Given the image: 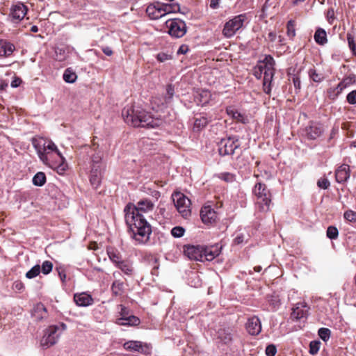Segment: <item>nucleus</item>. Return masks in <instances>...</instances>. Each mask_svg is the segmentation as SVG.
I'll return each mask as SVG.
<instances>
[{"label": "nucleus", "instance_id": "c756f323", "mask_svg": "<svg viewBox=\"0 0 356 356\" xmlns=\"http://www.w3.org/2000/svg\"><path fill=\"white\" fill-rule=\"evenodd\" d=\"M103 173L99 172V171H97L96 169L94 170V171H90V181L91 185L94 188H97L102 181Z\"/></svg>", "mask_w": 356, "mask_h": 356}, {"label": "nucleus", "instance_id": "9b49d317", "mask_svg": "<svg viewBox=\"0 0 356 356\" xmlns=\"http://www.w3.org/2000/svg\"><path fill=\"white\" fill-rule=\"evenodd\" d=\"M125 350L129 351L138 352L142 354H149L150 348L149 345L139 341H129L123 344Z\"/></svg>", "mask_w": 356, "mask_h": 356}, {"label": "nucleus", "instance_id": "1a4fd4ad", "mask_svg": "<svg viewBox=\"0 0 356 356\" xmlns=\"http://www.w3.org/2000/svg\"><path fill=\"white\" fill-rule=\"evenodd\" d=\"M168 33L175 38H181L186 33V23L179 19H174L167 22Z\"/></svg>", "mask_w": 356, "mask_h": 356}, {"label": "nucleus", "instance_id": "5701e85b", "mask_svg": "<svg viewBox=\"0 0 356 356\" xmlns=\"http://www.w3.org/2000/svg\"><path fill=\"white\" fill-rule=\"evenodd\" d=\"M107 254L110 259V260L115 264L117 267L120 262H122L124 259H122V254L117 250L113 248H108Z\"/></svg>", "mask_w": 356, "mask_h": 356}, {"label": "nucleus", "instance_id": "e433bc0d", "mask_svg": "<svg viewBox=\"0 0 356 356\" xmlns=\"http://www.w3.org/2000/svg\"><path fill=\"white\" fill-rule=\"evenodd\" d=\"M63 77L65 82L72 83L76 80L77 76L70 68H67L65 70Z\"/></svg>", "mask_w": 356, "mask_h": 356}, {"label": "nucleus", "instance_id": "6e6d98bb", "mask_svg": "<svg viewBox=\"0 0 356 356\" xmlns=\"http://www.w3.org/2000/svg\"><path fill=\"white\" fill-rule=\"evenodd\" d=\"M276 353L277 348L273 344L268 345L266 348V354L267 356H275Z\"/></svg>", "mask_w": 356, "mask_h": 356}, {"label": "nucleus", "instance_id": "473e14b6", "mask_svg": "<svg viewBox=\"0 0 356 356\" xmlns=\"http://www.w3.org/2000/svg\"><path fill=\"white\" fill-rule=\"evenodd\" d=\"M309 78L316 83H321L325 79V76L322 72H317L315 68L309 69L308 71Z\"/></svg>", "mask_w": 356, "mask_h": 356}, {"label": "nucleus", "instance_id": "a878e982", "mask_svg": "<svg viewBox=\"0 0 356 356\" xmlns=\"http://www.w3.org/2000/svg\"><path fill=\"white\" fill-rule=\"evenodd\" d=\"M156 6H157V9H159V11H161L160 14H161V17L165 15L167 13L178 11L180 9L178 4H157Z\"/></svg>", "mask_w": 356, "mask_h": 356}, {"label": "nucleus", "instance_id": "ddd939ff", "mask_svg": "<svg viewBox=\"0 0 356 356\" xmlns=\"http://www.w3.org/2000/svg\"><path fill=\"white\" fill-rule=\"evenodd\" d=\"M221 249L222 245L218 243L210 246H202V258L204 257L207 261H212L219 255Z\"/></svg>", "mask_w": 356, "mask_h": 356}, {"label": "nucleus", "instance_id": "20e7f679", "mask_svg": "<svg viewBox=\"0 0 356 356\" xmlns=\"http://www.w3.org/2000/svg\"><path fill=\"white\" fill-rule=\"evenodd\" d=\"M253 193L257 197L256 205L259 211H268L272 195L267 186L261 182L257 183L253 188Z\"/></svg>", "mask_w": 356, "mask_h": 356}, {"label": "nucleus", "instance_id": "c03bdc74", "mask_svg": "<svg viewBox=\"0 0 356 356\" xmlns=\"http://www.w3.org/2000/svg\"><path fill=\"white\" fill-rule=\"evenodd\" d=\"M321 342L319 341H312L309 343V353L316 355L320 349Z\"/></svg>", "mask_w": 356, "mask_h": 356}, {"label": "nucleus", "instance_id": "bb28decb", "mask_svg": "<svg viewBox=\"0 0 356 356\" xmlns=\"http://www.w3.org/2000/svg\"><path fill=\"white\" fill-rule=\"evenodd\" d=\"M314 38L315 42L320 45H324L327 42L326 31L322 28L316 29Z\"/></svg>", "mask_w": 356, "mask_h": 356}, {"label": "nucleus", "instance_id": "864d4df0", "mask_svg": "<svg viewBox=\"0 0 356 356\" xmlns=\"http://www.w3.org/2000/svg\"><path fill=\"white\" fill-rule=\"evenodd\" d=\"M175 92L174 86L172 84H169L166 88V96L165 102H168L173 97Z\"/></svg>", "mask_w": 356, "mask_h": 356}, {"label": "nucleus", "instance_id": "6e6552de", "mask_svg": "<svg viewBox=\"0 0 356 356\" xmlns=\"http://www.w3.org/2000/svg\"><path fill=\"white\" fill-rule=\"evenodd\" d=\"M240 145L239 140L236 136L222 138L218 143L219 154L221 156L232 155Z\"/></svg>", "mask_w": 356, "mask_h": 356}, {"label": "nucleus", "instance_id": "39448f33", "mask_svg": "<svg viewBox=\"0 0 356 356\" xmlns=\"http://www.w3.org/2000/svg\"><path fill=\"white\" fill-rule=\"evenodd\" d=\"M67 326L64 323L57 325H50L44 331V335L40 340V345L44 348H49L55 345L63 331L66 329Z\"/></svg>", "mask_w": 356, "mask_h": 356}, {"label": "nucleus", "instance_id": "f257e3e1", "mask_svg": "<svg viewBox=\"0 0 356 356\" xmlns=\"http://www.w3.org/2000/svg\"><path fill=\"white\" fill-rule=\"evenodd\" d=\"M154 205L148 199L138 201L136 205L128 204L124 208L125 221L131 233V237L138 243L145 244L149 240L152 227L144 214L152 212Z\"/></svg>", "mask_w": 356, "mask_h": 356}, {"label": "nucleus", "instance_id": "e2e57ef3", "mask_svg": "<svg viewBox=\"0 0 356 356\" xmlns=\"http://www.w3.org/2000/svg\"><path fill=\"white\" fill-rule=\"evenodd\" d=\"M22 82V80L18 77H15L14 79L11 82V86L13 88H17L18 87Z\"/></svg>", "mask_w": 356, "mask_h": 356}, {"label": "nucleus", "instance_id": "0eeeda50", "mask_svg": "<svg viewBox=\"0 0 356 356\" xmlns=\"http://www.w3.org/2000/svg\"><path fill=\"white\" fill-rule=\"evenodd\" d=\"M246 19V14H240L234 17L225 24L222 30L223 35L227 38L232 37L243 26Z\"/></svg>", "mask_w": 356, "mask_h": 356}, {"label": "nucleus", "instance_id": "c85d7f7f", "mask_svg": "<svg viewBox=\"0 0 356 356\" xmlns=\"http://www.w3.org/2000/svg\"><path fill=\"white\" fill-rule=\"evenodd\" d=\"M119 269L122 270L125 275H131L134 273V267L131 261L128 260H123L120 264L117 266Z\"/></svg>", "mask_w": 356, "mask_h": 356}, {"label": "nucleus", "instance_id": "7c9ffc66", "mask_svg": "<svg viewBox=\"0 0 356 356\" xmlns=\"http://www.w3.org/2000/svg\"><path fill=\"white\" fill-rule=\"evenodd\" d=\"M161 11L157 9V6L155 4H150L146 8V13L152 19H158L161 17L160 14Z\"/></svg>", "mask_w": 356, "mask_h": 356}, {"label": "nucleus", "instance_id": "0e129e2a", "mask_svg": "<svg viewBox=\"0 0 356 356\" xmlns=\"http://www.w3.org/2000/svg\"><path fill=\"white\" fill-rule=\"evenodd\" d=\"M263 89L266 94L270 95L271 92V83H263Z\"/></svg>", "mask_w": 356, "mask_h": 356}, {"label": "nucleus", "instance_id": "37998d69", "mask_svg": "<svg viewBox=\"0 0 356 356\" xmlns=\"http://www.w3.org/2000/svg\"><path fill=\"white\" fill-rule=\"evenodd\" d=\"M287 35L291 38L293 39L296 35V29H295V24L294 22L292 20H290L287 23Z\"/></svg>", "mask_w": 356, "mask_h": 356}, {"label": "nucleus", "instance_id": "6ab92c4d", "mask_svg": "<svg viewBox=\"0 0 356 356\" xmlns=\"http://www.w3.org/2000/svg\"><path fill=\"white\" fill-rule=\"evenodd\" d=\"M307 306L302 302H298L293 308L291 314V318L293 320H300L305 318L307 315L308 310L306 309Z\"/></svg>", "mask_w": 356, "mask_h": 356}, {"label": "nucleus", "instance_id": "412c9836", "mask_svg": "<svg viewBox=\"0 0 356 356\" xmlns=\"http://www.w3.org/2000/svg\"><path fill=\"white\" fill-rule=\"evenodd\" d=\"M350 177V169L349 165L343 164L336 170L335 177L336 180L339 183H343L346 181Z\"/></svg>", "mask_w": 356, "mask_h": 356}, {"label": "nucleus", "instance_id": "5fc2aeb1", "mask_svg": "<svg viewBox=\"0 0 356 356\" xmlns=\"http://www.w3.org/2000/svg\"><path fill=\"white\" fill-rule=\"evenodd\" d=\"M346 100L350 104H356V90H353L347 95Z\"/></svg>", "mask_w": 356, "mask_h": 356}, {"label": "nucleus", "instance_id": "ea45409f", "mask_svg": "<svg viewBox=\"0 0 356 356\" xmlns=\"http://www.w3.org/2000/svg\"><path fill=\"white\" fill-rule=\"evenodd\" d=\"M52 269H53V264L50 261H44L42 263V266L40 267V271L44 275L49 274L50 272H51Z\"/></svg>", "mask_w": 356, "mask_h": 356}, {"label": "nucleus", "instance_id": "4c0bfd02", "mask_svg": "<svg viewBox=\"0 0 356 356\" xmlns=\"http://www.w3.org/2000/svg\"><path fill=\"white\" fill-rule=\"evenodd\" d=\"M217 177L227 183H232L236 180L235 175L230 172H221Z\"/></svg>", "mask_w": 356, "mask_h": 356}, {"label": "nucleus", "instance_id": "de8ad7c7", "mask_svg": "<svg viewBox=\"0 0 356 356\" xmlns=\"http://www.w3.org/2000/svg\"><path fill=\"white\" fill-rule=\"evenodd\" d=\"M347 40H348V46H349L350 50L352 51L353 54L354 55H356V44L355 43V40H354L353 36L351 34L348 33V35H347Z\"/></svg>", "mask_w": 356, "mask_h": 356}, {"label": "nucleus", "instance_id": "603ef678", "mask_svg": "<svg viewBox=\"0 0 356 356\" xmlns=\"http://www.w3.org/2000/svg\"><path fill=\"white\" fill-rule=\"evenodd\" d=\"M292 81L295 88V92L297 94L300 91L301 89V81L300 77L294 75L292 78Z\"/></svg>", "mask_w": 356, "mask_h": 356}, {"label": "nucleus", "instance_id": "393cba45", "mask_svg": "<svg viewBox=\"0 0 356 356\" xmlns=\"http://www.w3.org/2000/svg\"><path fill=\"white\" fill-rule=\"evenodd\" d=\"M227 114L237 122L245 124L248 122V118L243 113H240L237 110L230 108L227 110Z\"/></svg>", "mask_w": 356, "mask_h": 356}, {"label": "nucleus", "instance_id": "dca6fc26", "mask_svg": "<svg viewBox=\"0 0 356 356\" xmlns=\"http://www.w3.org/2000/svg\"><path fill=\"white\" fill-rule=\"evenodd\" d=\"M266 62L267 67L266 69V71L264 72L263 83H271L273 77L274 76L275 60L271 56L266 55Z\"/></svg>", "mask_w": 356, "mask_h": 356}, {"label": "nucleus", "instance_id": "338daca9", "mask_svg": "<svg viewBox=\"0 0 356 356\" xmlns=\"http://www.w3.org/2000/svg\"><path fill=\"white\" fill-rule=\"evenodd\" d=\"M102 51L106 55V56H111L113 54V51L109 47H102Z\"/></svg>", "mask_w": 356, "mask_h": 356}, {"label": "nucleus", "instance_id": "9d476101", "mask_svg": "<svg viewBox=\"0 0 356 356\" xmlns=\"http://www.w3.org/2000/svg\"><path fill=\"white\" fill-rule=\"evenodd\" d=\"M218 220V215L211 205L202 207V222L207 227L214 226Z\"/></svg>", "mask_w": 356, "mask_h": 356}, {"label": "nucleus", "instance_id": "774afa93", "mask_svg": "<svg viewBox=\"0 0 356 356\" xmlns=\"http://www.w3.org/2000/svg\"><path fill=\"white\" fill-rule=\"evenodd\" d=\"M220 0H211L210 7L213 9H216L219 6Z\"/></svg>", "mask_w": 356, "mask_h": 356}, {"label": "nucleus", "instance_id": "f03ea898", "mask_svg": "<svg viewBox=\"0 0 356 356\" xmlns=\"http://www.w3.org/2000/svg\"><path fill=\"white\" fill-rule=\"evenodd\" d=\"M32 145L44 164L56 169L60 175L65 172L67 163L54 142L44 138H33Z\"/></svg>", "mask_w": 356, "mask_h": 356}, {"label": "nucleus", "instance_id": "bf43d9fd", "mask_svg": "<svg viewBox=\"0 0 356 356\" xmlns=\"http://www.w3.org/2000/svg\"><path fill=\"white\" fill-rule=\"evenodd\" d=\"M106 165L105 163H99V164H91V170L94 171L95 169L97 170V171H99V172L103 173L105 170Z\"/></svg>", "mask_w": 356, "mask_h": 356}, {"label": "nucleus", "instance_id": "a19ab883", "mask_svg": "<svg viewBox=\"0 0 356 356\" xmlns=\"http://www.w3.org/2000/svg\"><path fill=\"white\" fill-rule=\"evenodd\" d=\"M318 334L322 340L327 341L330 337L331 331L328 328L321 327L318 330Z\"/></svg>", "mask_w": 356, "mask_h": 356}, {"label": "nucleus", "instance_id": "4d7b16f0", "mask_svg": "<svg viewBox=\"0 0 356 356\" xmlns=\"http://www.w3.org/2000/svg\"><path fill=\"white\" fill-rule=\"evenodd\" d=\"M156 58L159 62H165L166 60L172 59V56L163 52H161L157 54Z\"/></svg>", "mask_w": 356, "mask_h": 356}, {"label": "nucleus", "instance_id": "a18cd8bd", "mask_svg": "<svg viewBox=\"0 0 356 356\" xmlns=\"http://www.w3.org/2000/svg\"><path fill=\"white\" fill-rule=\"evenodd\" d=\"M185 229L180 226L175 227L171 230V234L175 238H180L184 236Z\"/></svg>", "mask_w": 356, "mask_h": 356}, {"label": "nucleus", "instance_id": "69168bd1", "mask_svg": "<svg viewBox=\"0 0 356 356\" xmlns=\"http://www.w3.org/2000/svg\"><path fill=\"white\" fill-rule=\"evenodd\" d=\"M24 288V284L20 282H15L13 284V289L17 291H21Z\"/></svg>", "mask_w": 356, "mask_h": 356}, {"label": "nucleus", "instance_id": "49530a36", "mask_svg": "<svg viewBox=\"0 0 356 356\" xmlns=\"http://www.w3.org/2000/svg\"><path fill=\"white\" fill-rule=\"evenodd\" d=\"M339 234L338 229L333 226L328 227L327 229V236L330 239H335Z\"/></svg>", "mask_w": 356, "mask_h": 356}, {"label": "nucleus", "instance_id": "c9c22d12", "mask_svg": "<svg viewBox=\"0 0 356 356\" xmlns=\"http://www.w3.org/2000/svg\"><path fill=\"white\" fill-rule=\"evenodd\" d=\"M46 182V175L42 172H37L33 178V184L37 186H42Z\"/></svg>", "mask_w": 356, "mask_h": 356}, {"label": "nucleus", "instance_id": "f3484780", "mask_svg": "<svg viewBox=\"0 0 356 356\" xmlns=\"http://www.w3.org/2000/svg\"><path fill=\"white\" fill-rule=\"evenodd\" d=\"M246 330L251 335H257L261 331V324L257 316L250 318L246 323Z\"/></svg>", "mask_w": 356, "mask_h": 356}, {"label": "nucleus", "instance_id": "58836bf2", "mask_svg": "<svg viewBox=\"0 0 356 356\" xmlns=\"http://www.w3.org/2000/svg\"><path fill=\"white\" fill-rule=\"evenodd\" d=\"M40 273V265L34 266L31 270H29L26 273V277L28 279H33L38 276Z\"/></svg>", "mask_w": 356, "mask_h": 356}, {"label": "nucleus", "instance_id": "72a5a7b5", "mask_svg": "<svg viewBox=\"0 0 356 356\" xmlns=\"http://www.w3.org/2000/svg\"><path fill=\"white\" fill-rule=\"evenodd\" d=\"M355 81V75L350 74L346 77H345L339 84V88L340 90H343L346 88L350 86L353 84Z\"/></svg>", "mask_w": 356, "mask_h": 356}, {"label": "nucleus", "instance_id": "680f3d73", "mask_svg": "<svg viewBox=\"0 0 356 356\" xmlns=\"http://www.w3.org/2000/svg\"><path fill=\"white\" fill-rule=\"evenodd\" d=\"M188 51V47L187 45H181L179 47V48L178 49L177 51V54H186L187 51Z\"/></svg>", "mask_w": 356, "mask_h": 356}, {"label": "nucleus", "instance_id": "4be33fe9", "mask_svg": "<svg viewBox=\"0 0 356 356\" xmlns=\"http://www.w3.org/2000/svg\"><path fill=\"white\" fill-rule=\"evenodd\" d=\"M117 323L120 325L135 326L140 323V319L135 316H123L117 320Z\"/></svg>", "mask_w": 356, "mask_h": 356}, {"label": "nucleus", "instance_id": "3c124183", "mask_svg": "<svg viewBox=\"0 0 356 356\" xmlns=\"http://www.w3.org/2000/svg\"><path fill=\"white\" fill-rule=\"evenodd\" d=\"M104 163L102 161V154L100 152H95L92 156L91 164Z\"/></svg>", "mask_w": 356, "mask_h": 356}, {"label": "nucleus", "instance_id": "4468645a", "mask_svg": "<svg viewBox=\"0 0 356 356\" xmlns=\"http://www.w3.org/2000/svg\"><path fill=\"white\" fill-rule=\"evenodd\" d=\"M27 10L28 8L24 3L17 2L11 7L10 15L12 17L13 20L19 22L24 19Z\"/></svg>", "mask_w": 356, "mask_h": 356}, {"label": "nucleus", "instance_id": "cd10ccee", "mask_svg": "<svg viewBox=\"0 0 356 356\" xmlns=\"http://www.w3.org/2000/svg\"><path fill=\"white\" fill-rule=\"evenodd\" d=\"M33 315L38 320H42L47 316V309L42 303L37 304L33 310Z\"/></svg>", "mask_w": 356, "mask_h": 356}, {"label": "nucleus", "instance_id": "f8f14e48", "mask_svg": "<svg viewBox=\"0 0 356 356\" xmlns=\"http://www.w3.org/2000/svg\"><path fill=\"white\" fill-rule=\"evenodd\" d=\"M324 132L323 126L318 122H310L305 128V133L307 138L315 140L320 137Z\"/></svg>", "mask_w": 356, "mask_h": 356}, {"label": "nucleus", "instance_id": "8fccbe9b", "mask_svg": "<svg viewBox=\"0 0 356 356\" xmlns=\"http://www.w3.org/2000/svg\"><path fill=\"white\" fill-rule=\"evenodd\" d=\"M317 185L321 188L327 189L330 186V183L327 178L322 177L318 180Z\"/></svg>", "mask_w": 356, "mask_h": 356}, {"label": "nucleus", "instance_id": "7ed1b4c3", "mask_svg": "<svg viewBox=\"0 0 356 356\" xmlns=\"http://www.w3.org/2000/svg\"><path fill=\"white\" fill-rule=\"evenodd\" d=\"M122 115L129 125L133 127H142L155 128L162 124L159 118H154L138 105H131L124 107Z\"/></svg>", "mask_w": 356, "mask_h": 356}, {"label": "nucleus", "instance_id": "052dcab7", "mask_svg": "<svg viewBox=\"0 0 356 356\" xmlns=\"http://www.w3.org/2000/svg\"><path fill=\"white\" fill-rule=\"evenodd\" d=\"M56 270L58 271V276L60 278L62 282L64 283L66 280V273H65L64 268H63L61 267L56 268Z\"/></svg>", "mask_w": 356, "mask_h": 356}, {"label": "nucleus", "instance_id": "f704fd0d", "mask_svg": "<svg viewBox=\"0 0 356 356\" xmlns=\"http://www.w3.org/2000/svg\"><path fill=\"white\" fill-rule=\"evenodd\" d=\"M111 290L115 296H120L123 293L124 283L120 280H115L113 282Z\"/></svg>", "mask_w": 356, "mask_h": 356}, {"label": "nucleus", "instance_id": "2f4dec72", "mask_svg": "<svg viewBox=\"0 0 356 356\" xmlns=\"http://www.w3.org/2000/svg\"><path fill=\"white\" fill-rule=\"evenodd\" d=\"M267 67L266 57L263 60H260L254 69L253 74L257 79H261L264 72L266 71Z\"/></svg>", "mask_w": 356, "mask_h": 356}, {"label": "nucleus", "instance_id": "b1692460", "mask_svg": "<svg viewBox=\"0 0 356 356\" xmlns=\"http://www.w3.org/2000/svg\"><path fill=\"white\" fill-rule=\"evenodd\" d=\"M15 49L13 44L6 41H0V56H8L12 54Z\"/></svg>", "mask_w": 356, "mask_h": 356}, {"label": "nucleus", "instance_id": "13d9d810", "mask_svg": "<svg viewBox=\"0 0 356 356\" xmlns=\"http://www.w3.org/2000/svg\"><path fill=\"white\" fill-rule=\"evenodd\" d=\"M326 18L329 24H332L335 19L334 11L332 8L328 9L326 15Z\"/></svg>", "mask_w": 356, "mask_h": 356}, {"label": "nucleus", "instance_id": "2eb2a0df", "mask_svg": "<svg viewBox=\"0 0 356 356\" xmlns=\"http://www.w3.org/2000/svg\"><path fill=\"white\" fill-rule=\"evenodd\" d=\"M233 330L229 327H221L216 332L217 339L224 344H229L233 340Z\"/></svg>", "mask_w": 356, "mask_h": 356}, {"label": "nucleus", "instance_id": "09e8293b", "mask_svg": "<svg viewBox=\"0 0 356 356\" xmlns=\"http://www.w3.org/2000/svg\"><path fill=\"white\" fill-rule=\"evenodd\" d=\"M344 218L350 222H356V212L348 210L343 214Z\"/></svg>", "mask_w": 356, "mask_h": 356}, {"label": "nucleus", "instance_id": "423d86ee", "mask_svg": "<svg viewBox=\"0 0 356 356\" xmlns=\"http://www.w3.org/2000/svg\"><path fill=\"white\" fill-rule=\"evenodd\" d=\"M172 199L179 213L184 218H188L191 214V200L181 192L172 193Z\"/></svg>", "mask_w": 356, "mask_h": 356}, {"label": "nucleus", "instance_id": "aec40b11", "mask_svg": "<svg viewBox=\"0 0 356 356\" xmlns=\"http://www.w3.org/2000/svg\"><path fill=\"white\" fill-rule=\"evenodd\" d=\"M74 300L78 306L87 307L92 305V296L86 293H81L74 296Z\"/></svg>", "mask_w": 356, "mask_h": 356}, {"label": "nucleus", "instance_id": "79ce46f5", "mask_svg": "<svg viewBox=\"0 0 356 356\" xmlns=\"http://www.w3.org/2000/svg\"><path fill=\"white\" fill-rule=\"evenodd\" d=\"M343 90H340L339 86L331 88L327 90V96L330 99H335Z\"/></svg>", "mask_w": 356, "mask_h": 356}, {"label": "nucleus", "instance_id": "a211bd4d", "mask_svg": "<svg viewBox=\"0 0 356 356\" xmlns=\"http://www.w3.org/2000/svg\"><path fill=\"white\" fill-rule=\"evenodd\" d=\"M185 255L191 260L199 261L200 260V248L199 245H186L184 247Z\"/></svg>", "mask_w": 356, "mask_h": 356}]
</instances>
